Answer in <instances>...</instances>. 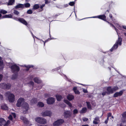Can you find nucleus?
Segmentation results:
<instances>
[{"label": "nucleus", "instance_id": "obj_1", "mask_svg": "<svg viewBox=\"0 0 126 126\" xmlns=\"http://www.w3.org/2000/svg\"><path fill=\"white\" fill-rule=\"evenodd\" d=\"M16 106L18 107H20L22 106L24 113H26V111L28 110L29 108L28 105L26 102H24V99L22 98H20L18 100Z\"/></svg>", "mask_w": 126, "mask_h": 126}, {"label": "nucleus", "instance_id": "obj_2", "mask_svg": "<svg viewBox=\"0 0 126 126\" xmlns=\"http://www.w3.org/2000/svg\"><path fill=\"white\" fill-rule=\"evenodd\" d=\"M98 18L99 19H101L102 20H103L105 21H106L108 23L110 24V26L112 27H113L114 28L116 32H117V33L118 36H119V35L118 34V30L116 29L115 27V26H114L113 24H112L110 23L109 22L106 21V16L104 15H100L99 16H94L92 17H89L87 18Z\"/></svg>", "mask_w": 126, "mask_h": 126}, {"label": "nucleus", "instance_id": "obj_3", "mask_svg": "<svg viewBox=\"0 0 126 126\" xmlns=\"http://www.w3.org/2000/svg\"><path fill=\"white\" fill-rule=\"evenodd\" d=\"M122 39L119 37L118 39L117 40L115 44L112 47L110 50V51L112 52L116 50L118 48V45L121 46L122 44Z\"/></svg>", "mask_w": 126, "mask_h": 126}, {"label": "nucleus", "instance_id": "obj_4", "mask_svg": "<svg viewBox=\"0 0 126 126\" xmlns=\"http://www.w3.org/2000/svg\"><path fill=\"white\" fill-rule=\"evenodd\" d=\"M5 95L8 97L10 102H14L15 100V96L13 94L11 93L10 92H7L5 93Z\"/></svg>", "mask_w": 126, "mask_h": 126}, {"label": "nucleus", "instance_id": "obj_5", "mask_svg": "<svg viewBox=\"0 0 126 126\" xmlns=\"http://www.w3.org/2000/svg\"><path fill=\"white\" fill-rule=\"evenodd\" d=\"M11 68L12 72L14 73H17L20 69L19 67L16 64L12 65Z\"/></svg>", "mask_w": 126, "mask_h": 126}, {"label": "nucleus", "instance_id": "obj_6", "mask_svg": "<svg viewBox=\"0 0 126 126\" xmlns=\"http://www.w3.org/2000/svg\"><path fill=\"white\" fill-rule=\"evenodd\" d=\"M35 120L38 123L40 124H44L46 123V120L43 118L40 117H37L36 118Z\"/></svg>", "mask_w": 126, "mask_h": 126}, {"label": "nucleus", "instance_id": "obj_7", "mask_svg": "<svg viewBox=\"0 0 126 126\" xmlns=\"http://www.w3.org/2000/svg\"><path fill=\"white\" fill-rule=\"evenodd\" d=\"M52 112L49 110H46L42 112L41 114L43 117L46 116H50L52 114Z\"/></svg>", "mask_w": 126, "mask_h": 126}, {"label": "nucleus", "instance_id": "obj_8", "mask_svg": "<svg viewBox=\"0 0 126 126\" xmlns=\"http://www.w3.org/2000/svg\"><path fill=\"white\" fill-rule=\"evenodd\" d=\"M0 123L4 126H7L10 124V122L9 120H8L6 122L3 118H0Z\"/></svg>", "mask_w": 126, "mask_h": 126}, {"label": "nucleus", "instance_id": "obj_9", "mask_svg": "<svg viewBox=\"0 0 126 126\" xmlns=\"http://www.w3.org/2000/svg\"><path fill=\"white\" fill-rule=\"evenodd\" d=\"M34 76L33 75H31L29 78L31 80H32L33 79V80L35 82L37 83H39L42 82L41 80L38 78L35 77L34 78Z\"/></svg>", "mask_w": 126, "mask_h": 126}, {"label": "nucleus", "instance_id": "obj_10", "mask_svg": "<svg viewBox=\"0 0 126 126\" xmlns=\"http://www.w3.org/2000/svg\"><path fill=\"white\" fill-rule=\"evenodd\" d=\"M64 120L63 119H58L54 122V126H59L62 125L64 123Z\"/></svg>", "mask_w": 126, "mask_h": 126}, {"label": "nucleus", "instance_id": "obj_11", "mask_svg": "<svg viewBox=\"0 0 126 126\" xmlns=\"http://www.w3.org/2000/svg\"><path fill=\"white\" fill-rule=\"evenodd\" d=\"M0 87L2 88L9 89L11 87V85L9 83H4L0 84Z\"/></svg>", "mask_w": 126, "mask_h": 126}, {"label": "nucleus", "instance_id": "obj_12", "mask_svg": "<svg viewBox=\"0 0 126 126\" xmlns=\"http://www.w3.org/2000/svg\"><path fill=\"white\" fill-rule=\"evenodd\" d=\"M47 104L49 105L53 104L55 102V99L53 97H50L48 98L47 99Z\"/></svg>", "mask_w": 126, "mask_h": 126}, {"label": "nucleus", "instance_id": "obj_13", "mask_svg": "<svg viewBox=\"0 0 126 126\" xmlns=\"http://www.w3.org/2000/svg\"><path fill=\"white\" fill-rule=\"evenodd\" d=\"M72 114V112L70 111H65L64 113V116L65 118H69L71 117Z\"/></svg>", "mask_w": 126, "mask_h": 126}, {"label": "nucleus", "instance_id": "obj_14", "mask_svg": "<svg viewBox=\"0 0 126 126\" xmlns=\"http://www.w3.org/2000/svg\"><path fill=\"white\" fill-rule=\"evenodd\" d=\"M124 90H122L120 91L119 92H117L115 93L113 95V96L114 97H116L119 96H121L123 94V91H124Z\"/></svg>", "mask_w": 126, "mask_h": 126}, {"label": "nucleus", "instance_id": "obj_15", "mask_svg": "<svg viewBox=\"0 0 126 126\" xmlns=\"http://www.w3.org/2000/svg\"><path fill=\"white\" fill-rule=\"evenodd\" d=\"M99 117L98 116H96L94 119V120L93 121V123L95 124H97L99 123L100 122Z\"/></svg>", "mask_w": 126, "mask_h": 126}, {"label": "nucleus", "instance_id": "obj_16", "mask_svg": "<svg viewBox=\"0 0 126 126\" xmlns=\"http://www.w3.org/2000/svg\"><path fill=\"white\" fill-rule=\"evenodd\" d=\"M112 90V88L111 87H108L107 89V94H108L110 93H113V92Z\"/></svg>", "mask_w": 126, "mask_h": 126}, {"label": "nucleus", "instance_id": "obj_17", "mask_svg": "<svg viewBox=\"0 0 126 126\" xmlns=\"http://www.w3.org/2000/svg\"><path fill=\"white\" fill-rule=\"evenodd\" d=\"M64 102L68 105L70 108L71 109L73 107L71 103L67 99L64 100Z\"/></svg>", "mask_w": 126, "mask_h": 126}, {"label": "nucleus", "instance_id": "obj_18", "mask_svg": "<svg viewBox=\"0 0 126 126\" xmlns=\"http://www.w3.org/2000/svg\"><path fill=\"white\" fill-rule=\"evenodd\" d=\"M19 22L26 26L28 24L27 21L23 18H20Z\"/></svg>", "mask_w": 126, "mask_h": 126}, {"label": "nucleus", "instance_id": "obj_19", "mask_svg": "<svg viewBox=\"0 0 126 126\" xmlns=\"http://www.w3.org/2000/svg\"><path fill=\"white\" fill-rule=\"evenodd\" d=\"M15 8L16 9L20 8H24V5L20 3L18 4L15 6Z\"/></svg>", "mask_w": 126, "mask_h": 126}, {"label": "nucleus", "instance_id": "obj_20", "mask_svg": "<svg viewBox=\"0 0 126 126\" xmlns=\"http://www.w3.org/2000/svg\"><path fill=\"white\" fill-rule=\"evenodd\" d=\"M12 116H13L14 118H15L16 117L15 113H12L11 115H10L8 117V119L12 121Z\"/></svg>", "mask_w": 126, "mask_h": 126}, {"label": "nucleus", "instance_id": "obj_21", "mask_svg": "<svg viewBox=\"0 0 126 126\" xmlns=\"http://www.w3.org/2000/svg\"><path fill=\"white\" fill-rule=\"evenodd\" d=\"M109 16L110 17V18H112L111 19L113 21V22H114L113 23H114V24H115V25H116V26L119 29V27H120V26L118 24V23H117V22H116V23L115 22V21H113V19L112 18V16L111 15V14H110Z\"/></svg>", "mask_w": 126, "mask_h": 126}, {"label": "nucleus", "instance_id": "obj_22", "mask_svg": "<svg viewBox=\"0 0 126 126\" xmlns=\"http://www.w3.org/2000/svg\"><path fill=\"white\" fill-rule=\"evenodd\" d=\"M74 98V96L72 95L69 94L67 96V99L70 101L73 99Z\"/></svg>", "mask_w": 126, "mask_h": 126}, {"label": "nucleus", "instance_id": "obj_23", "mask_svg": "<svg viewBox=\"0 0 126 126\" xmlns=\"http://www.w3.org/2000/svg\"><path fill=\"white\" fill-rule=\"evenodd\" d=\"M1 108L3 110H7L8 109V107L5 104H3L1 106Z\"/></svg>", "mask_w": 126, "mask_h": 126}, {"label": "nucleus", "instance_id": "obj_24", "mask_svg": "<svg viewBox=\"0 0 126 126\" xmlns=\"http://www.w3.org/2000/svg\"><path fill=\"white\" fill-rule=\"evenodd\" d=\"M87 110V108H83L82 110L80 111V113H83L86 112Z\"/></svg>", "mask_w": 126, "mask_h": 126}, {"label": "nucleus", "instance_id": "obj_25", "mask_svg": "<svg viewBox=\"0 0 126 126\" xmlns=\"http://www.w3.org/2000/svg\"><path fill=\"white\" fill-rule=\"evenodd\" d=\"M12 16L11 14L6 15L3 16V18H12Z\"/></svg>", "mask_w": 126, "mask_h": 126}, {"label": "nucleus", "instance_id": "obj_26", "mask_svg": "<svg viewBox=\"0 0 126 126\" xmlns=\"http://www.w3.org/2000/svg\"><path fill=\"white\" fill-rule=\"evenodd\" d=\"M56 96L57 100L58 101H60L62 98V96L60 95L57 94Z\"/></svg>", "mask_w": 126, "mask_h": 126}, {"label": "nucleus", "instance_id": "obj_27", "mask_svg": "<svg viewBox=\"0 0 126 126\" xmlns=\"http://www.w3.org/2000/svg\"><path fill=\"white\" fill-rule=\"evenodd\" d=\"M15 1L14 0H10L9 2L7 3L8 5H12L13 4L14 2Z\"/></svg>", "mask_w": 126, "mask_h": 126}, {"label": "nucleus", "instance_id": "obj_28", "mask_svg": "<svg viewBox=\"0 0 126 126\" xmlns=\"http://www.w3.org/2000/svg\"><path fill=\"white\" fill-rule=\"evenodd\" d=\"M87 105L88 109H91V105L90 102H86Z\"/></svg>", "mask_w": 126, "mask_h": 126}, {"label": "nucleus", "instance_id": "obj_29", "mask_svg": "<svg viewBox=\"0 0 126 126\" xmlns=\"http://www.w3.org/2000/svg\"><path fill=\"white\" fill-rule=\"evenodd\" d=\"M122 117H123V119L122 120H122H126L125 119V118H126V111L124 112L123 114H122Z\"/></svg>", "mask_w": 126, "mask_h": 126}, {"label": "nucleus", "instance_id": "obj_30", "mask_svg": "<svg viewBox=\"0 0 126 126\" xmlns=\"http://www.w3.org/2000/svg\"><path fill=\"white\" fill-rule=\"evenodd\" d=\"M0 13L3 14H6L7 13V11L3 9L0 10Z\"/></svg>", "mask_w": 126, "mask_h": 126}, {"label": "nucleus", "instance_id": "obj_31", "mask_svg": "<svg viewBox=\"0 0 126 126\" xmlns=\"http://www.w3.org/2000/svg\"><path fill=\"white\" fill-rule=\"evenodd\" d=\"M112 88V90L113 91V92L118 90L119 89V87L117 86H114Z\"/></svg>", "mask_w": 126, "mask_h": 126}, {"label": "nucleus", "instance_id": "obj_32", "mask_svg": "<svg viewBox=\"0 0 126 126\" xmlns=\"http://www.w3.org/2000/svg\"><path fill=\"white\" fill-rule=\"evenodd\" d=\"M39 7V6L38 4H35L33 7V9H38Z\"/></svg>", "mask_w": 126, "mask_h": 126}, {"label": "nucleus", "instance_id": "obj_33", "mask_svg": "<svg viewBox=\"0 0 126 126\" xmlns=\"http://www.w3.org/2000/svg\"><path fill=\"white\" fill-rule=\"evenodd\" d=\"M3 61H0V69L2 70L3 68Z\"/></svg>", "mask_w": 126, "mask_h": 126}, {"label": "nucleus", "instance_id": "obj_34", "mask_svg": "<svg viewBox=\"0 0 126 126\" xmlns=\"http://www.w3.org/2000/svg\"><path fill=\"white\" fill-rule=\"evenodd\" d=\"M17 73H14V74L12 75V79H15L17 77Z\"/></svg>", "mask_w": 126, "mask_h": 126}, {"label": "nucleus", "instance_id": "obj_35", "mask_svg": "<svg viewBox=\"0 0 126 126\" xmlns=\"http://www.w3.org/2000/svg\"><path fill=\"white\" fill-rule=\"evenodd\" d=\"M24 66H25V67H26L27 68V70H29V68L31 67H33V66L32 65H25Z\"/></svg>", "mask_w": 126, "mask_h": 126}, {"label": "nucleus", "instance_id": "obj_36", "mask_svg": "<svg viewBox=\"0 0 126 126\" xmlns=\"http://www.w3.org/2000/svg\"><path fill=\"white\" fill-rule=\"evenodd\" d=\"M38 105L39 106L41 107H43L44 106V104L43 103L41 102H39L38 104Z\"/></svg>", "mask_w": 126, "mask_h": 126}, {"label": "nucleus", "instance_id": "obj_37", "mask_svg": "<svg viewBox=\"0 0 126 126\" xmlns=\"http://www.w3.org/2000/svg\"><path fill=\"white\" fill-rule=\"evenodd\" d=\"M24 7H26L28 8L29 7L30 5V3H27L24 4Z\"/></svg>", "mask_w": 126, "mask_h": 126}, {"label": "nucleus", "instance_id": "obj_38", "mask_svg": "<svg viewBox=\"0 0 126 126\" xmlns=\"http://www.w3.org/2000/svg\"><path fill=\"white\" fill-rule=\"evenodd\" d=\"M75 3V2L74 1L70 2H69V4L70 6H72L74 5Z\"/></svg>", "mask_w": 126, "mask_h": 126}, {"label": "nucleus", "instance_id": "obj_39", "mask_svg": "<svg viewBox=\"0 0 126 126\" xmlns=\"http://www.w3.org/2000/svg\"><path fill=\"white\" fill-rule=\"evenodd\" d=\"M59 106L61 107L64 108L65 107V104H64L63 103H62L61 104H59Z\"/></svg>", "mask_w": 126, "mask_h": 126}, {"label": "nucleus", "instance_id": "obj_40", "mask_svg": "<svg viewBox=\"0 0 126 126\" xmlns=\"http://www.w3.org/2000/svg\"><path fill=\"white\" fill-rule=\"evenodd\" d=\"M36 98H33L31 100V102L32 103H35L36 102Z\"/></svg>", "mask_w": 126, "mask_h": 126}, {"label": "nucleus", "instance_id": "obj_41", "mask_svg": "<svg viewBox=\"0 0 126 126\" xmlns=\"http://www.w3.org/2000/svg\"><path fill=\"white\" fill-rule=\"evenodd\" d=\"M14 14L16 15H17L19 14V12L17 11L14 10Z\"/></svg>", "mask_w": 126, "mask_h": 126}, {"label": "nucleus", "instance_id": "obj_42", "mask_svg": "<svg viewBox=\"0 0 126 126\" xmlns=\"http://www.w3.org/2000/svg\"><path fill=\"white\" fill-rule=\"evenodd\" d=\"M27 13L29 14H31L32 13V12L31 10L29 9L27 11Z\"/></svg>", "mask_w": 126, "mask_h": 126}, {"label": "nucleus", "instance_id": "obj_43", "mask_svg": "<svg viewBox=\"0 0 126 126\" xmlns=\"http://www.w3.org/2000/svg\"><path fill=\"white\" fill-rule=\"evenodd\" d=\"M12 18L14 20L17 21H19V20L20 19V18H18L17 17H13Z\"/></svg>", "mask_w": 126, "mask_h": 126}, {"label": "nucleus", "instance_id": "obj_44", "mask_svg": "<svg viewBox=\"0 0 126 126\" xmlns=\"http://www.w3.org/2000/svg\"><path fill=\"white\" fill-rule=\"evenodd\" d=\"M73 114H77L78 112V110H77L76 109H75L73 110Z\"/></svg>", "mask_w": 126, "mask_h": 126}, {"label": "nucleus", "instance_id": "obj_45", "mask_svg": "<svg viewBox=\"0 0 126 126\" xmlns=\"http://www.w3.org/2000/svg\"><path fill=\"white\" fill-rule=\"evenodd\" d=\"M82 119L84 121H87L88 120V119L86 118H84Z\"/></svg>", "mask_w": 126, "mask_h": 126}, {"label": "nucleus", "instance_id": "obj_46", "mask_svg": "<svg viewBox=\"0 0 126 126\" xmlns=\"http://www.w3.org/2000/svg\"><path fill=\"white\" fill-rule=\"evenodd\" d=\"M107 92L106 91L102 93V94L104 96L106 94H107Z\"/></svg>", "mask_w": 126, "mask_h": 126}, {"label": "nucleus", "instance_id": "obj_47", "mask_svg": "<svg viewBox=\"0 0 126 126\" xmlns=\"http://www.w3.org/2000/svg\"><path fill=\"white\" fill-rule=\"evenodd\" d=\"M50 96V95L49 94H45V97H49Z\"/></svg>", "mask_w": 126, "mask_h": 126}, {"label": "nucleus", "instance_id": "obj_48", "mask_svg": "<svg viewBox=\"0 0 126 126\" xmlns=\"http://www.w3.org/2000/svg\"><path fill=\"white\" fill-rule=\"evenodd\" d=\"M50 0H45V3L46 4L48 3H49L50 2Z\"/></svg>", "mask_w": 126, "mask_h": 126}, {"label": "nucleus", "instance_id": "obj_49", "mask_svg": "<svg viewBox=\"0 0 126 126\" xmlns=\"http://www.w3.org/2000/svg\"><path fill=\"white\" fill-rule=\"evenodd\" d=\"M74 92L75 93V94H79V92L77 90H76L74 91Z\"/></svg>", "mask_w": 126, "mask_h": 126}, {"label": "nucleus", "instance_id": "obj_50", "mask_svg": "<svg viewBox=\"0 0 126 126\" xmlns=\"http://www.w3.org/2000/svg\"><path fill=\"white\" fill-rule=\"evenodd\" d=\"M60 68V67H58L56 68H55L54 69H53L52 70V71H54L57 70L59 69Z\"/></svg>", "mask_w": 126, "mask_h": 126}, {"label": "nucleus", "instance_id": "obj_51", "mask_svg": "<svg viewBox=\"0 0 126 126\" xmlns=\"http://www.w3.org/2000/svg\"><path fill=\"white\" fill-rule=\"evenodd\" d=\"M29 84L31 85L32 86H33V85L34 84V82L32 81H30V82H29Z\"/></svg>", "mask_w": 126, "mask_h": 126}, {"label": "nucleus", "instance_id": "obj_52", "mask_svg": "<svg viewBox=\"0 0 126 126\" xmlns=\"http://www.w3.org/2000/svg\"><path fill=\"white\" fill-rule=\"evenodd\" d=\"M111 115V113H109L108 114L107 117L109 118L110 117Z\"/></svg>", "mask_w": 126, "mask_h": 126}, {"label": "nucleus", "instance_id": "obj_53", "mask_svg": "<svg viewBox=\"0 0 126 126\" xmlns=\"http://www.w3.org/2000/svg\"><path fill=\"white\" fill-rule=\"evenodd\" d=\"M45 4H43L42 5L40 6V8L41 9H42L45 6Z\"/></svg>", "mask_w": 126, "mask_h": 126}, {"label": "nucleus", "instance_id": "obj_54", "mask_svg": "<svg viewBox=\"0 0 126 126\" xmlns=\"http://www.w3.org/2000/svg\"><path fill=\"white\" fill-rule=\"evenodd\" d=\"M109 119V118L108 117H107L106 120H105V124H107V123L108 122V121Z\"/></svg>", "mask_w": 126, "mask_h": 126}, {"label": "nucleus", "instance_id": "obj_55", "mask_svg": "<svg viewBox=\"0 0 126 126\" xmlns=\"http://www.w3.org/2000/svg\"><path fill=\"white\" fill-rule=\"evenodd\" d=\"M3 78V76L1 74H0V81L2 80Z\"/></svg>", "mask_w": 126, "mask_h": 126}, {"label": "nucleus", "instance_id": "obj_56", "mask_svg": "<svg viewBox=\"0 0 126 126\" xmlns=\"http://www.w3.org/2000/svg\"><path fill=\"white\" fill-rule=\"evenodd\" d=\"M0 99L1 100L3 99V96L1 94H0Z\"/></svg>", "mask_w": 126, "mask_h": 126}, {"label": "nucleus", "instance_id": "obj_57", "mask_svg": "<svg viewBox=\"0 0 126 126\" xmlns=\"http://www.w3.org/2000/svg\"><path fill=\"white\" fill-rule=\"evenodd\" d=\"M83 91L84 93H86L87 92V90L86 89H83Z\"/></svg>", "mask_w": 126, "mask_h": 126}, {"label": "nucleus", "instance_id": "obj_58", "mask_svg": "<svg viewBox=\"0 0 126 126\" xmlns=\"http://www.w3.org/2000/svg\"><path fill=\"white\" fill-rule=\"evenodd\" d=\"M77 87H74L73 88V90L74 91L76 90L77 89Z\"/></svg>", "mask_w": 126, "mask_h": 126}, {"label": "nucleus", "instance_id": "obj_59", "mask_svg": "<svg viewBox=\"0 0 126 126\" xmlns=\"http://www.w3.org/2000/svg\"><path fill=\"white\" fill-rule=\"evenodd\" d=\"M104 61L102 59L100 62L101 64L102 65L103 64V63H104Z\"/></svg>", "mask_w": 126, "mask_h": 126}, {"label": "nucleus", "instance_id": "obj_60", "mask_svg": "<svg viewBox=\"0 0 126 126\" xmlns=\"http://www.w3.org/2000/svg\"><path fill=\"white\" fill-rule=\"evenodd\" d=\"M122 27L124 29L126 30V26L125 25H123L122 26Z\"/></svg>", "mask_w": 126, "mask_h": 126}, {"label": "nucleus", "instance_id": "obj_61", "mask_svg": "<svg viewBox=\"0 0 126 126\" xmlns=\"http://www.w3.org/2000/svg\"><path fill=\"white\" fill-rule=\"evenodd\" d=\"M41 41H42L44 43V46H45V43L47 42L46 41H44L42 40H41Z\"/></svg>", "mask_w": 126, "mask_h": 126}, {"label": "nucleus", "instance_id": "obj_62", "mask_svg": "<svg viewBox=\"0 0 126 126\" xmlns=\"http://www.w3.org/2000/svg\"><path fill=\"white\" fill-rule=\"evenodd\" d=\"M68 6V4H66L64 5V7H67Z\"/></svg>", "mask_w": 126, "mask_h": 126}, {"label": "nucleus", "instance_id": "obj_63", "mask_svg": "<svg viewBox=\"0 0 126 126\" xmlns=\"http://www.w3.org/2000/svg\"><path fill=\"white\" fill-rule=\"evenodd\" d=\"M52 39L51 38L50 39L49 38V39H47V40H46V41L47 42L49 40H50L51 39Z\"/></svg>", "mask_w": 126, "mask_h": 126}, {"label": "nucleus", "instance_id": "obj_64", "mask_svg": "<svg viewBox=\"0 0 126 126\" xmlns=\"http://www.w3.org/2000/svg\"><path fill=\"white\" fill-rule=\"evenodd\" d=\"M81 126H89L88 125H82Z\"/></svg>", "mask_w": 126, "mask_h": 126}]
</instances>
